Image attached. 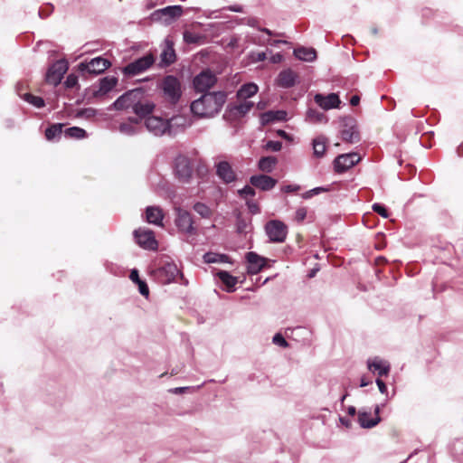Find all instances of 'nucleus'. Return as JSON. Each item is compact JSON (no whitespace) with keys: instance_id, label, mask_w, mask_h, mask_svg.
I'll use <instances>...</instances> for the list:
<instances>
[{"instance_id":"13d9d810","label":"nucleus","mask_w":463,"mask_h":463,"mask_svg":"<svg viewBox=\"0 0 463 463\" xmlns=\"http://www.w3.org/2000/svg\"><path fill=\"white\" fill-rule=\"evenodd\" d=\"M54 10V7L52 4H48L45 9H40L38 14L41 18L48 17Z\"/></svg>"},{"instance_id":"f3484780","label":"nucleus","mask_w":463,"mask_h":463,"mask_svg":"<svg viewBox=\"0 0 463 463\" xmlns=\"http://www.w3.org/2000/svg\"><path fill=\"white\" fill-rule=\"evenodd\" d=\"M118 78L116 76H105L99 80V88L98 89H86L85 90V96L89 95L90 92H91L89 96V99L90 98H99L101 96L106 95L110 90H113V88L116 87L118 84Z\"/></svg>"},{"instance_id":"72a5a7b5","label":"nucleus","mask_w":463,"mask_h":463,"mask_svg":"<svg viewBox=\"0 0 463 463\" xmlns=\"http://www.w3.org/2000/svg\"><path fill=\"white\" fill-rule=\"evenodd\" d=\"M259 90V87L254 82H247L242 84L237 90L238 99H250L254 96Z\"/></svg>"},{"instance_id":"0e129e2a","label":"nucleus","mask_w":463,"mask_h":463,"mask_svg":"<svg viewBox=\"0 0 463 463\" xmlns=\"http://www.w3.org/2000/svg\"><path fill=\"white\" fill-rule=\"evenodd\" d=\"M331 190L330 186H317L313 189H311V192L313 193V195L320 194L321 193L329 192Z\"/></svg>"},{"instance_id":"8fccbe9b","label":"nucleus","mask_w":463,"mask_h":463,"mask_svg":"<svg viewBox=\"0 0 463 463\" xmlns=\"http://www.w3.org/2000/svg\"><path fill=\"white\" fill-rule=\"evenodd\" d=\"M64 86L67 89L80 88L78 76L74 73H70L64 81Z\"/></svg>"},{"instance_id":"680f3d73","label":"nucleus","mask_w":463,"mask_h":463,"mask_svg":"<svg viewBox=\"0 0 463 463\" xmlns=\"http://www.w3.org/2000/svg\"><path fill=\"white\" fill-rule=\"evenodd\" d=\"M300 190V185L298 184H286L282 186L281 191L284 193H294Z\"/></svg>"},{"instance_id":"2eb2a0df","label":"nucleus","mask_w":463,"mask_h":463,"mask_svg":"<svg viewBox=\"0 0 463 463\" xmlns=\"http://www.w3.org/2000/svg\"><path fill=\"white\" fill-rule=\"evenodd\" d=\"M252 107V101H244L241 104L229 103L225 109L222 118L227 122H233L244 117Z\"/></svg>"},{"instance_id":"de8ad7c7","label":"nucleus","mask_w":463,"mask_h":463,"mask_svg":"<svg viewBox=\"0 0 463 463\" xmlns=\"http://www.w3.org/2000/svg\"><path fill=\"white\" fill-rule=\"evenodd\" d=\"M372 209L374 213H378L383 218H388L389 217V211L386 208V206L380 203H374L372 205Z\"/></svg>"},{"instance_id":"aec40b11","label":"nucleus","mask_w":463,"mask_h":463,"mask_svg":"<svg viewBox=\"0 0 463 463\" xmlns=\"http://www.w3.org/2000/svg\"><path fill=\"white\" fill-rule=\"evenodd\" d=\"M249 182L253 187L267 192L272 190L276 186L278 180L270 175L259 174L251 175Z\"/></svg>"},{"instance_id":"f8f14e48","label":"nucleus","mask_w":463,"mask_h":463,"mask_svg":"<svg viewBox=\"0 0 463 463\" xmlns=\"http://www.w3.org/2000/svg\"><path fill=\"white\" fill-rule=\"evenodd\" d=\"M133 236L135 242L142 249L147 250H156L158 242L152 230L146 228H138L134 230Z\"/></svg>"},{"instance_id":"c9c22d12","label":"nucleus","mask_w":463,"mask_h":463,"mask_svg":"<svg viewBox=\"0 0 463 463\" xmlns=\"http://www.w3.org/2000/svg\"><path fill=\"white\" fill-rule=\"evenodd\" d=\"M278 163L273 156H261L258 161V168L264 173H271Z\"/></svg>"},{"instance_id":"20e7f679","label":"nucleus","mask_w":463,"mask_h":463,"mask_svg":"<svg viewBox=\"0 0 463 463\" xmlns=\"http://www.w3.org/2000/svg\"><path fill=\"white\" fill-rule=\"evenodd\" d=\"M173 173L175 179L182 184H189L193 178L194 165L192 159L184 154H178L173 161Z\"/></svg>"},{"instance_id":"1a4fd4ad","label":"nucleus","mask_w":463,"mask_h":463,"mask_svg":"<svg viewBox=\"0 0 463 463\" xmlns=\"http://www.w3.org/2000/svg\"><path fill=\"white\" fill-rule=\"evenodd\" d=\"M265 232L270 242H284L288 235V226L280 220H270L265 224Z\"/></svg>"},{"instance_id":"9b49d317","label":"nucleus","mask_w":463,"mask_h":463,"mask_svg":"<svg viewBox=\"0 0 463 463\" xmlns=\"http://www.w3.org/2000/svg\"><path fill=\"white\" fill-rule=\"evenodd\" d=\"M247 262V273L250 275H257L266 268H270L271 262L275 260L260 256L255 251H248L245 254Z\"/></svg>"},{"instance_id":"e433bc0d","label":"nucleus","mask_w":463,"mask_h":463,"mask_svg":"<svg viewBox=\"0 0 463 463\" xmlns=\"http://www.w3.org/2000/svg\"><path fill=\"white\" fill-rule=\"evenodd\" d=\"M306 119L310 123H327L328 118L324 112L318 111L317 109L309 108L306 113Z\"/></svg>"},{"instance_id":"dca6fc26","label":"nucleus","mask_w":463,"mask_h":463,"mask_svg":"<svg viewBox=\"0 0 463 463\" xmlns=\"http://www.w3.org/2000/svg\"><path fill=\"white\" fill-rule=\"evenodd\" d=\"M361 156L354 152L341 154L334 160V170L337 174L345 173L348 169L357 165Z\"/></svg>"},{"instance_id":"a878e982","label":"nucleus","mask_w":463,"mask_h":463,"mask_svg":"<svg viewBox=\"0 0 463 463\" xmlns=\"http://www.w3.org/2000/svg\"><path fill=\"white\" fill-rule=\"evenodd\" d=\"M357 421L363 429H372L382 421V418L372 417L371 410L364 408L358 411Z\"/></svg>"},{"instance_id":"6e6552de","label":"nucleus","mask_w":463,"mask_h":463,"mask_svg":"<svg viewBox=\"0 0 463 463\" xmlns=\"http://www.w3.org/2000/svg\"><path fill=\"white\" fill-rule=\"evenodd\" d=\"M144 95L143 88H136L126 91L119 96L109 108V110H123L131 108L137 101V99H142Z\"/></svg>"},{"instance_id":"4be33fe9","label":"nucleus","mask_w":463,"mask_h":463,"mask_svg":"<svg viewBox=\"0 0 463 463\" xmlns=\"http://www.w3.org/2000/svg\"><path fill=\"white\" fill-rule=\"evenodd\" d=\"M276 85L283 89H290L298 82V75L292 69L282 70L275 80Z\"/></svg>"},{"instance_id":"338daca9","label":"nucleus","mask_w":463,"mask_h":463,"mask_svg":"<svg viewBox=\"0 0 463 463\" xmlns=\"http://www.w3.org/2000/svg\"><path fill=\"white\" fill-rule=\"evenodd\" d=\"M435 14L434 12L430 8H424L422 9L421 15L423 19H428L431 16H433Z\"/></svg>"},{"instance_id":"bf43d9fd","label":"nucleus","mask_w":463,"mask_h":463,"mask_svg":"<svg viewBox=\"0 0 463 463\" xmlns=\"http://www.w3.org/2000/svg\"><path fill=\"white\" fill-rule=\"evenodd\" d=\"M97 113V110L93 108H85L80 109L78 112V116H85L87 118L94 117Z\"/></svg>"},{"instance_id":"bb28decb","label":"nucleus","mask_w":463,"mask_h":463,"mask_svg":"<svg viewBox=\"0 0 463 463\" xmlns=\"http://www.w3.org/2000/svg\"><path fill=\"white\" fill-rule=\"evenodd\" d=\"M169 125V137H175L178 133L184 131L187 126V119L181 115H175L167 118Z\"/></svg>"},{"instance_id":"393cba45","label":"nucleus","mask_w":463,"mask_h":463,"mask_svg":"<svg viewBox=\"0 0 463 463\" xmlns=\"http://www.w3.org/2000/svg\"><path fill=\"white\" fill-rule=\"evenodd\" d=\"M215 277L222 282L226 292L232 293L236 290L238 278L232 276L229 271L219 269L215 273Z\"/></svg>"},{"instance_id":"c85d7f7f","label":"nucleus","mask_w":463,"mask_h":463,"mask_svg":"<svg viewBox=\"0 0 463 463\" xmlns=\"http://www.w3.org/2000/svg\"><path fill=\"white\" fill-rule=\"evenodd\" d=\"M155 104L152 101L142 102L141 99H137V101L133 104V112L140 118H146L152 116V112L155 109Z\"/></svg>"},{"instance_id":"a19ab883","label":"nucleus","mask_w":463,"mask_h":463,"mask_svg":"<svg viewBox=\"0 0 463 463\" xmlns=\"http://www.w3.org/2000/svg\"><path fill=\"white\" fill-rule=\"evenodd\" d=\"M450 451L455 460L463 463V439H457L452 443Z\"/></svg>"},{"instance_id":"ddd939ff","label":"nucleus","mask_w":463,"mask_h":463,"mask_svg":"<svg viewBox=\"0 0 463 463\" xmlns=\"http://www.w3.org/2000/svg\"><path fill=\"white\" fill-rule=\"evenodd\" d=\"M69 68L68 61L65 59H60L49 66L45 73V81L48 84L57 86L61 83L64 74Z\"/></svg>"},{"instance_id":"4c0bfd02","label":"nucleus","mask_w":463,"mask_h":463,"mask_svg":"<svg viewBox=\"0 0 463 463\" xmlns=\"http://www.w3.org/2000/svg\"><path fill=\"white\" fill-rule=\"evenodd\" d=\"M326 138L325 137H317L313 139V154L316 157L321 158L325 156L326 150Z\"/></svg>"},{"instance_id":"5fc2aeb1","label":"nucleus","mask_w":463,"mask_h":463,"mask_svg":"<svg viewBox=\"0 0 463 463\" xmlns=\"http://www.w3.org/2000/svg\"><path fill=\"white\" fill-rule=\"evenodd\" d=\"M246 205L250 211V213L252 214H258L260 213V205L258 204V203H256L255 201L253 200H247L246 201Z\"/></svg>"},{"instance_id":"c03bdc74","label":"nucleus","mask_w":463,"mask_h":463,"mask_svg":"<svg viewBox=\"0 0 463 463\" xmlns=\"http://www.w3.org/2000/svg\"><path fill=\"white\" fill-rule=\"evenodd\" d=\"M238 195L243 199H246L247 197H254L256 195V191L253 188V186L250 184L244 185L241 189H239Z\"/></svg>"},{"instance_id":"2f4dec72","label":"nucleus","mask_w":463,"mask_h":463,"mask_svg":"<svg viewBox=\"0 0 463 463\" xmlns=\"http://www.w3.org/2000/svg\"><path fill=\"white\" fill-rule=\"evenodd\" d=\"M294 56L304 61L312 62L317 59V51L312 47H297L293 51Z\"/></svg>"},{"instance_id":"0eeeda50","label":"nucleus","mask_w":463,"mask_h":463,"mask_svg":"<svg viewBox=\"0 0 463 463\" xmlns=\"http://www.w3.org/2000/svg\"><path fill=\"white\" fill-rule=\"evenodd\" d=\"M110 66L111 62L109 60L99 56L91 59L90 61L80 62L78 64V71L82 76L87 74L97 76L103 73Z\"/></svg>"},{"instance_id":"49530a36","label":"nucleus","mask_w":463,"mask_h":463,"mask_svg":"<svg viewBox=\"0 0 463 463\" xmlns=\"http://www.w3.org/2000/svg\"><path fill=\"white\" fill-rule=\"evenodd\" d=\"M119 131L128 136H133L137 133V127L127 122L120 123Z\"/></svg>"},{"instance_id":"09e8293b","label":"nucleus","mask_w":463,"mask_h":463,"mask_svg":"<svg viewBox=\"0 0 463 463\" xmlns=\"http://www.w3.org/2000/svg\"><path fill=\"white\" fill-rule=\"evenodd\" d=\"M267 151L279 152L282 148V142L279 140H269L263 146Z\"/></svg>"},{"instance_id":"39448f33","label":"nucleus","mask_w":463,"mask_h":463,"mask_svg":"<svg viewBox=\"0 0 463 463\" xmlns=\"http://www.w3.org/2000/svg\"><path fill=\"white\" fill-rule=\"evenodd\" d=\"M155 62L156 56L149 52L123 67L122 73L126 77H134L146 71Z\"/></svg>"},{"instance_id":"7ed1b4c3","label":"nucleus","mask_w":463,"mask_h":463,"mask_svg":"<svg viewBox=\"0 0 463 463\" xmlns=\"http://www.w3.org/2000/svg\"><path fill=\"white\" fill-rule=\"evenodd\" d=\"M153 275L155 279L163 285L175 282L178 276L183 280L182 284H188V280L184 279L183 273L172 260H167L161 261L159 266L153 270Z\"/></svg>"},{"instance_id":"864d4df0","label":"nucleus","mask_w":463,"mask_h":463,"mask_svg":"<svg viewBox=\"0 0 463 463\" xmlns=\"http://www.w3.org/2000/svg\"><path fill=\"white\" fill-rule=\"evenodd\" d=\"M307 214V210L306 207H298L295 213V221L297 222H302Z\"/></svg>"},{"instance_id":"ea45409f","label":"nucleus","mask_w":463,"mask_h":463,"mask_svg":"<svg viewBox=\"0 0 463 463\" xmlns=\"http://www.w3.org/2000/svg\"><path fill=\"white\" fill-rule=\"evenodd\" d=\"M64 136L68 138L83 139L88 137V133L84 128L74 126L66 128Z\"/></svg>"},{"instance_id":"37998d69","label":"nucleus","mask_w":463,"mask_h":463,"mask_svg":"<svg viewBox=\"0 0 463 463\" xmlns=\"http://www.w3.org/2000/svg\"><path fill=\"white\" fill-rule=\"evenodd\" d=\"M193 209L195 213H197L202 218L209 219L212 217L213 212L211 208L206 205L204 203L197 202L194 204Z\"/></svg>"},{"instance_id":"052dcab7","label":"nucleus","mask_w":463,"mask_h":463,"mask_svg":"<svg viewBox=\"0 0 463 463\" xmlns=\"http://www.w3.org/2000/svg\"><path fill=\"white\" fill-rule=\"evenodd\" d=\"M129 279L135 284L142 280V279L139 277V271L137 269H132L130 270Z\"/></svg>"},{"instance_id":"f257e3e1","label":"nucleus","mask_w":463,"mask_h":463,"mask_svg":"<svg viewBox=\"0 0 463 463\" xmlns=\"http://www.w3.org/2000/svg\"><path fill=\"white\" fill-rule=\"evenodd\" d=\"M226 100L227 93L225 91H209L192 101L190 109L194 116L200 118H213L222 110Z\"/></svg>"},{"instance_id":"603ef678","label":"nucleus","mask_w":463,"mask_h":463,"mask_svg":"<svg viewBox=\"0 0 463 463\" xmlns=\"http://www.w3.org/2000/svg\"><path fill=\"white\" fill-rule=\"evenodd\" d=\"M136 285L138 287L139 293L146 298H148L149 288H148L146 281L142 279L141 281H138L137 283H136Z\"/></svg>"},{"instance_id":"9d476101","label":"nucleus","mask_w":463,"mask_h":463,"mask_svg":"<svg viewBox=\"0 0 463 463\" xmlns=\"http://www.w3.org/2000/svg\"><path fill=\"white\" fill-rule=\"evenodd\" d=\"M342 129L341 138L344 142L354 144L361 140L356 120L351 116H345L341 118Z\"/></svg>"},{"instance_id":"4d7b16f0","label":"nucleus","mask_w":463,"mask_h":463,"mask_svg":"<svg viewBox=\"0 0 463 463\" xmlns=\"http://www.w3.org/2000/svg\"><path fill=\"white\" fill-rule=\"evenodd\" d=\"M163 11V9H157L156 11H154L149 18L152 22H162L164 24V14L163 13H161Z\"/></svg>"},{"instance_id":"c756f323","label":"nucleus","mask_w":463,"mask_h":463,"mask_svg":"<svg viewBox=\"0 0 463 463\" xmlns=\"http://www.w3.org/2000/svg\"><path fill=\"white\" fill-rule=\"evenodd\" d=\"M165 214L159 206H147L146 208V221L157 226L163 225Z\"/></svg>"},{"instance_id":"6e6d98bb","label":"nucleus","mask_w":463,"mask_h":463,"mask_svg":"<svg viewBox=\"0 0 463 463\" xmlns=\"http://www.w3.org/2000/svg\"><path fill=\"white\" fill-rule=\"evenodd\" d=\"M241 23H244L250 27L255 28L258 30L260 28L259 26V20L256 17H248V18H241Z\"/></svg>"},{"instance_id":"cd10ccee","label":"nucleus","mask_w":463,"mask_h":463,"mask_svg":"<svg viewBox=\"0 0 463 463\" xmlns=\"http://www.w3.org/2000/svg\"><path fill=\"white\" fill-rule=\"evenodd\" d=\"M164 14V24L169 25L181 17L184 14V7L180 5H168L162 8Z\"/></svg>"},{"instance_id":"69168bd1","label":"nucleus","mask_w":463,"mask_h":463,"mask_svg":"<svg viewBox=\"0 0 463 463\" xmlns=\"http://www.w3.org/2000/svg\"><path fill=\"white\" fill-rule=\"evenodd\" d=\"M375 383H376L381 393H383V394L387 393V385L382 379L377 378Z\"/></svg>"},{"instance_id":"f704fd0d","label":"nucleus","mask_w":463,"mask_h":463,"mask_svg":"<svg viewBox=\"0 0 463 463\" xmlns=\"http://www.w3.org/2000/svg\"><path fill=\"white\" fill-rule=\"evenodd\" d=\"M64 127L63 123H53L51 124L46 129H45V138L48 141H54L56 139H60L61 134H64V131L62 130Z\"/></svg>"},{"instance_id":"58836bf2","label":"nucleus","mask_w":463,"mask_h":463,"mask_svg":"<svg viewBox=\"0 0 463 463\" xmlns=\"http://www.w3.org/2000/svg\"><path fill=\"white\" fill-rule=\"evenodd\" d=\"M18 95L24 100H25L26 102H28L29 104L33 105V107H35L37 109H42L45 106V101H44L43 98H42L40 96H35V95H33L32 93H28V92L21 93L19 90H18Z\"/></svg>"},{"instance_id":"a211bd4d","label":"nucleus","mask_w":463,"mask_h":463,"mask_svg":"<svg viewBox=\"0 0 463 463\" xmlns=\"http://www.w3.org/2000/svg\"><path fill=\"white\" fill-rule=\"evenodd\" d=\"M175 226L178 231L186 234H195L196 230L194 227V221L189 212L178 208L176 211V218L175 220Z\"/></svg>"},{"instance_id":"6ab92c4d","label":"nucleus","mask_w":463,"mask_h":463,"mask_svg":"<svg viewBox=\"0 0 463 463\" xmlns=\"http://www.w3.org/2000/svg\"><path fill=\"white\" fill-rule=\"evenodd\" d=\"M314 101L317 106L322 108L325 110H329L332 109H338L341 105V99L337 93H329L327 95H324L322 93H317L314 96Z\"/></svg>"},{"instance_id":"b1692460","label":"nucleus","mask_w":463,"mask_h":463,"mask_svg":"<svg viewBox=\"0 0 463 463\" xmlns=\"http://www.w3.org/2000/svg\"><path fill=\"white\" fill-rule=\"evenodd\" d=\"M165 43L166 46L160 54V61L158 63L159 68H166L175 63L176 61V53L174 49V43L169 40H165Z\"/></svg>"},{"instance_id":"3c124183","label":"nucleus","mask_w":463,"mask_h":463,"mask_svg":"<svg viewBox=\"0 0 463 463\" xmlns=\"http://www.w3.org/2000/svg\"><path fill=\"white\" fill-rule=\"evenodd\" d=\"M272 343L283 348L288 347L289 344L281 333H276L272 337Z\"/></svg>"},{"instance_id":"5701e85b","label":"nucleus","mask_w":463,"mask_h":463,"mask_svg":"<svg viewBox=\"0 0 463 463\" xmlns=\"http://www.w3.org/2000/svg\"><path fill=\"white\" fill-rule=\"evenodd\" d=\"M288 120V113L286 110H268L260 116L261 126H267L274 122H284Z\"/></svg>"},{"instance_id":"79ce46f5","label":"nucleus","mask_w":463,"mask_h":463,"mask_svg":"<svg viewBox=\"0 0 463 463\" xmlns=\"http://www.w3.org/2000/svg\"><path fill=\"white\" fill-rule=\"evenodd\" d=\"M236 232L239 234H246L251 226L250 219L244 218L241 213L236 216Z\"/></svg>"},{"instance_id":"4468645a","label":"nucleus","mask_w":463,"mask_h":463,"mask_svg":"<svg viewBox=\"0 0 463 463\" xmlns=\"http://www.w3.org/2000/svg\"><path fill=\"white\" fill-rule=\"evenodd\" d=\"M145 127L155 137H169V125L167 118L158 116H149L145 119Z\"/></svg>"},{"instance_id":"774afa93","label":"nucleus","mask_w":463,"mask_h":463,"mask_svg":"<svg viewBox=\"0 0 463 463\" xmlns=\"http://www.w3.org/2000/svg\"><path fill=\"white\" fill-rule=\"evenodd\" d=\"M339 421L342 425L345 426L348 429L352 427V421L346 417L340 416Z\"/></svg>"},{"instance_id":"f03ea898","label":"nucleus","mask_w":463,"mask_h":463,"mask_svg":"<svg viewBox=\"0 0 463 463\" xmlns=\"http://www.w3.org/2000/svg\"><path fill=\"white\" fill-rule=\"evenodd\" d=\"M158 89L167 103L173 106L179 103L183 95V89L181 80L177 76L165 75L158 84Z\"/></svg>"},{"instance_id":"423d86ee","label":"nucleus","mask_w":463,"mask_h":463,"mask_svg":"<svg viewBox=\"0 0 463 463\" xmlns=\"http://www.w3.org/2000/svg\"><path fill=\"white\" fill-rule=\"evenodd\" d=\"M218 81L216 74L210 69L204 68L192 80V88L195 93H206L215 86Z\"/></svg>"},{"instance_id":"e2e57ef3","label":"nucleus","mask_w":463,"mask_h":463,"mask_svg":"<svg viewBox=\"0 0 463 463\" xmlns=\"http://www.w3.org/2000/svg\"><path fill=\"white\" fill-rule=\"evenodd\" d=\"M223 10L235 12V13H242L243 12V6L241 5H231L228 6L223 7Z\"/></svg>"},{"instance_id":"412c9836","label":"nucleus","mask_w":463,"mask_h":463,"mask_svg":"<svg viewBox=\"0 0 463 463\" xmlns=\"http://www.w3.org/2000/svg\"><path fill=\"white\" fill-rule=\"evenodd\" d=\"M216 175L223 184H231L237 180V175L228 161L222 160L215 165Z\"/></svg>"},{"instance_id":"7c9ffc66","label":"nucleus","mask_w":463,"mask_h":463,"mask_svg":"<svg viewBox=\"0 0 463 463\" xmlns=\"http://www.w3.org/2000/svg\"><path fill=\"white\" fill-rule=\"evenodd\" d=\"M203 260L204 263H230L233 264L234 260L225 253H217L213 251H208L203 254Z\"/></svg>"},{"instance_id":"a18cd8bd","label":"nucleus","mask_w":463,"mask_h":463,"mask_svg":"<svg viewBox=\"0 0 463 463\" xmlns=\"http://www.w3.org/2000/svg\"><path fill=\"white\" fill-rule=\"evenodd\" d=\"M202 36L198 33H191L189 31H185L184 33V41L188 44L198 43Z\"/></svg>"},{"instance_id":"473e14b6","label":"nucleus","mask_w":463,"mask_h":463,"mask_svg":"<svg viewBox=\"0 0 463 463\" xmlns=\"http://www.w3.org/2000/svg\"><path fill=\"white\" fill-rule=\"evenodd\" d=\"M368 368L373 372H377L379 377L387 376L390 373L391 366L389 364L375 358L367 362Z\"/></svg>"}]
</instances>
